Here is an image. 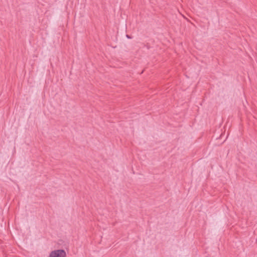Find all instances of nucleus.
Returning a JSON list of instances; mask_svg holds the SVG:
<instances>
[{
    "instance_id": "obj_2",
    "label": "nucleus",
    "mask_w": 257,
    "mask_h": 257,
    "mask_svg": "<svg viewBox=\"0 0 257 257\" xmlns=\"http://www.w3.org/2000/svg\"><path fill=\"white\" fill-rule=\"evenodd\" d=\"M126 37L128 39H131V36H129V35H126Z\"/></svg>"
},
{
    "instance_id": "obj_1",
    "label": "nucleus",
    "mask_w": 257,
    "mask_h": 257,
    "mask_svg": "<svg viewBox=\"0 0 257 257\" xmlns=\"http://www.w3.org/2000/svg\"><path fill=\"white\" fill-rule=\"evenodd\" d=\"M66 253L63 249H57L51 251L48 257H66Z\"/></svg>"
}]
</instances>
